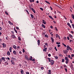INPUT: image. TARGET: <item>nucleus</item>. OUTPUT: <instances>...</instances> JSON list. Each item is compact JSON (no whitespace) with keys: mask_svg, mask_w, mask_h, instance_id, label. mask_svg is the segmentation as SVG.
I'll return each instance as SVG.
<instances>
[{"mask_svg":"<svg viewBox=\"0 0 74 74\" xmlns=\"http://www.w3.org/2000/svg\"><path fill=\"white\" fill-rule=\"evenodd\" d=\"M54 61L53 60H51V65H53V64H54Z\"/></svg>","mask_w":74,"mask_h":74,"instance_id":"obj_1","label":"nucleus"},{"mask_svg":"<svg viewBox=\"0 0 74 74\" xmlns=\"http://www.w3.org/2000/svg\"><path fill=\"white\" fill-rule=\"evenodd\" d=\"M63 52L64 54H67V52H68V51L67 50H63Z\"/></svg>","mask_w":74,"mask_h":74,"instance_id":"obj_2","label":"nucleus"},{"mask_svg":"<svg viewBox=\"0 0 74 74\" xmlns=\"http://www.w3.org/2000/svg\"><path fill=\"white\" fill-rule=\"evenodd\" d=\"M11 62L12 64H14V65H15V62H14V61L13 60H11Z\"/></svg>","mask_w":74,"mask_h":74,"instance_id":"obj_3","label":"nucleus"},{"mask_svg":"<svg viewBox=\"0 0 74 74\" xmlns=\"http://www.w3.org/2000/svg\"><path fill=\"white\" fill-rule=\"evenodd\" d=\"M47 48H45V49L43 50V52H47Z\"/></svg>","mask_w":74,"mask_h":74,"instance_id":"obj_4","label":"nucleus"},{"mask_svg":"<svg viewBox=\"0 0 74 74\" xmlns=\"http://www.w3.org/2000/svg\"><path fill=\"white\" fill-rule=\"evenodd\" d=\"M67 48H68L70 51H72V49H71L69 46L67 45Z\"/></svg>","mask_w":74,"mask_h":74,"instance_id":"obj_5","label":"nucleus"},{"mask_svg":"<svg viewBox=\"0 0 74 74\" xmlns=\"http://www.w3.org/2000/svg\"><path fill=\"white\" fill-rule=\"evenodd\" d=\"M69 37H70V38H71V39H72V38H73V36L72 35H71V34H69Z\"/></svg>","mask_w":74,"mask_h":74,"instance_id":"obj_6","label":"nucleus"},{"mask_svg":"<svg viewBox=\"0 0 74 74\" xmlns=\"http://www.w3.org/2000/svg\"><path fill=\"white\" fill-rule=\"evenodd\" d=\"M48 72V74H51V70H49Z\"/></svg>","mask_w":74,"mask_h":74,"instance_id":"obj_7","label":"nucleus"},{"mask_svg":"<svg viewBox=\"0 0 74 74\" xmlns=\"http://www.w3.org/2000/svg\"><path fill=\"white\" fill-rule=\"evenodd\" d=\"M37 42L38 45H40V40H38L37 41Z\"/></svg>","mask_w":74,"mask_h":74,"instance_id":"obj_8","label":"nucleus"},{"mask_svg":"<svg viewBox=\"0 0 74 74\" xmlns=\"http://www.w3.org/2000/svg\"><path fill=\"white\" fill-rule=\"evenodd\" d=\"M7 55H8V56H10V51H7Z\"/></svg>","mask_w":74,"mask_h":74,"instance_id":"obj_9","label":"nucleus"},{"mask_svg":"<svg viewBox=\"0 0 74 74\" xmlns=\"http://www.w3.org/2000/svg\"><path fill=\"white\" fill-rule=\"evenodd\" d=\"M42 22L45 25V24H46V22H45V20H42Z\"/></svg>","mask_w":74,"mask_h":74,"instance_id":"obj_10","label":"nucleus"},{"mask_svg":"<svg viewBox=\"0 0 74 74\" xmlns=\"http://www.w3.org/2000/svg\"><path fill=\"white\" fill-rule=\"evenodd\" d=\"M31 10H32V11H33V12H34V13H36V12H35V10H34V9H33V8H31Z\"/></svg>","mask_w":74,"mask_h":74,"instance_id":"obj_11","label":"nucleus"},{"mask_svg":"<svg viewBox=\"0 0 74 74\" xmlns=\"http://www.w3.org/2000/svg\"><path fill=\"white\" fill-rule=\"evenodd\" d=\"M65 60H69V58H68V57H65Z\"/></svg>","mask_w":74,"mask_h":74,"instance_id":"obj_12","label":"nucleus"},{"mask_svg":"<svg viewBox=\"0 0 74 74\" xmlns=\"http://www.w3.org/2000/svg\"><path fill=\"white\" fill-rule=\"evenodd\" d=\"M1 59L2 60H3V61H4V62H5V58H4V57H2L1 58Z\"/></svg>","mask_w":74,"mask_h":74,"instance_id":"obj_13","label":"nucleus"},{"mask_svg":"<svg viewBox=\"0 0 74 74\" xmlns=\"http://www.w3.org/2000/svg\"><path fill=\"white\" fill-rule=\"evenodd\" d=\"M13 53L14 55H16V52L15 50L13 51Z\"/></svg>","mask_w":74,"mask_h":74,"instance_id":"obj_14","label":"nucleus"},{"mask_svg":"<svg viewBox=\"0 0 74 74\" xmlns=\"http://www.w3.org/2000/svg\"><path fill=\"white\" fill-rule=\"evenodd\" d=\"M6 47V45L5 44H4V43H3V48H5Z\"/></svg>","mask_w":74,"mask_h":74,"instance_id":"obj_15","label":"nucleus"},{"mask_svg":"<svg viewBox=\"0 0 74 74\" xmlns=\"http://www.w3.org/2000/svg\"><path fill=\"white\" fill-rule=\"evenodd\" d=\"M42 27H43V28H45V25H44L43 24H42Z\"/></svg>","mask_w":74,"mask_h":74,"instance_id":"obj_16","label":"nucleus"},{"mask_svg":"<svg viewBox=\"0 0 74 74\" xmlns=\"http://www.w3.org/2000/svg\"><path fill=\"white\" fill-rule=\"evenodd\" d=\"M8 22L9 23H10V24L11 25H13V24L10 21H9Z\"/></svg>","mask_w":74,"mask_h":74,"instance_id":"obj_17","label":"nucleus"},{"mask_svg":"<svg viewBox=\"0 0 74 74\" xmlns=\"http://www.w3.org/2000/svg\"><path fill=\"white\" fill-rule=\"evenodd\" d=\"M51 39L52 40V42H54V40L53 39V38L52 37H51Z\"/></svg>","mask_w":74,"mask_h":74,"instance_id":"obj_18","label":"nucleus"},{"mask_svg":"<svg viewBox=\"0 0 74 74\" xmlns=\"http://www.w3.org/2000/svg\"><path fill=\"white\" fill-rule=\"evenodd\" d=\"M31 16L32 18V19H33L34 18V16H33V15L32 14H31Z\"/></svg>","mask_w":74,"mask_h":74,"instance_id":"obj_19","label":"nucleus"},{"mask_svg":"<svg viewBox=\"0 0 74 74\" xmlns=\"http://www.w3.org/2000/svg\"><path fill=\"white\" fill-rule=\"evenodd\" d=\"M12 38H15V37H15V35H13L12 36Z\"/></svg>","mask_w":74,"mask_h":74,"instance_id":"obj_20","label":"nucleus"},{"mask_svg":"<svg viewBox=\"0 0 74 74\" xmlns=\"http://www.w3.org/2000/svg\"><path fill=\"white\" fill-rule=\"evenodd\" d=\"M12 47H11L10 48V49H9V51L10 52H12Z\"/></svg>","mask_w":74,"mask_h":74,"instance_id":"obj_21","label":"nucleus"},{"mask_svg":"<svg viewBox=\"0 0 74 74\" xmlns=\"http://www.w3.org/2000/svg\"><path fill=\"white\" fill-rule=\"evenodd\" d=\"M21 72L22 74H23V70H21Z\"/></svg>","mask_w":74,"mask_h":74,"instance_id":"obj_22","label":"nucleus"},{"mask_svg":"<svg viewBox=\"0 0 74 74\" xmlns=\"http://www.w3.org/2000/svg\"><path fill=\"white\" fill-rule=\"evenodd\" d=\"M49 18L51 19H52V20L53 19V18H52V16H49Z\"/></svg>","mask_w":74,"mask_h":74,"instance_id":"obj_23","label":"nucleus"},{"mask_svg":"<svg viewBox=\"0 0 74 74\" xmlns=\"http://www.w3.org/2000/svg\"><path fill=\"white\" fill-rule=\"evenodd\" d=\"M59 35H58V34H56V38H58V37H59Z\"/></svg>","mask_w":74,"mask_h":74,"instance_id":"obj_24","label":"nucleus"},{"mask_svg":"<svg viewBox=\"0 0 74 74\" xmlns=\"http://www.w3.org/2000/svg\"><path fill=\"white\" fill-rule=\"evenodd\" d=\"M13 48H14V49H16V46L15 45H14L13 46Z\"/></svg>","mask_w":74,"mask_h":74,"instance_id":"obj_25","label":"nucleus"},{"mask_svg":"<svg viewBox=\"0 0 74 74\" xmlns=\"http://www.w3.org/2000/svg\"><path fill=\"white\" fill-rule=\"evenodd\" d=\"M55 30H56V31L57 32H58V29H57V27H55Z\"/></svg>","mask_w":74,"mask_h":74,"instance_id":"obj_26","label":"nucleus"},{"mask_svg":"<svg viewBox=\"0 0 74 74\" xmlns=\"http://www.w3.org/2000/svg\"><path fill=\"white\" fill-rule=\"evenodd\" d=\"M72 17L73 18V19H74V15L73 14H72Z\"/></svg>","mask_w":74,"mask_h":74,"instance_id":"obj_27","label":"nucleus"},{"mask_svg":"<svg viewBox=\"0 0 74 74\" xmlns=\"http://www.w3.org/2000/svg\"><path fill=\"white\" fill-rule=\"evenodd\" d=\"M29 1L31 2H34V0H29Z\"/></svg>","mask_w":74,"mask_h":74,"instance_id":"obj_28","label":"nucleus"},{"mask_svg":"<svg viewBox=\"0 0 74 74\" xmlns=\"http://www.w3.org/2000/svg\"><path fill=\"white\" fill-rule=\"evenodd\" d=\"M45 2H46V3L47 4H50V3H49L48 1H45Z\"/></svg>","mask_w":74,"mask_h":74,"instance_id":"obj_29","label":"nucleus"},{"mask_svg":"<svg viewBox=\"0 0 74 74\" xmlns=\"http://www.w3.org/2000/svg\"><path fill=\"white\" fill-rule=\"evenodd\" d=\"M47 59L49 60V62H51V58H48Z\"/></svg>","mask_w":74,"mask_h":74,"instance_id":"obj_30","label":"nucleus"},{"mask_svg":"<svg viewBox=\"0 0 74 74\" xmlns=\"http://www.w3.org/2000/svg\"><path fill=\"white\" fill-rule=\"evenodd\" d=\"M30 60H32V59H33V57H32L31 56L30 58L29 59Z\"/></svg>","mask_w":74,"mask_h":74,"instance_id":"obj_31","label":"nucleus"},{"mask_svg":"<svg viewBox=\"0 0 74 74\" xmlns=\"http://www.w3.org/2000/svg\"><path fill=\"white\" fill-rule=\"evenodd\" d=\"M54 49H55L56 51H58V49H56V47H54Z\"/></svg>","mask_w":74,"mask_h":74,"instance_id":"obj_32","label":"nucleus"},{"mask_svg":"<svg viewBox=\"0 0 74 74\" xmlns=\"http://www.w3.org/2000/svg\"><path fill=\"white\" fill-rule=\"evenodd\" d=\"M62 45H64V47H66V45L64 44V43H62Z\"/></svg>","mask_w":74,"mask_h":74,"instance_id":"obj_33","label":"nucleus"},{"mask_svg":"<svg viewBox=\"0 0 74 74\" xmlns=\"http://www.w3.org/2000/svg\"><path fill=\"white\" fill-rule=\"evenodd\" d=\"M64 62V59H62V62Z\"/></svg>","mask_w":74,"mask_h":74,"instance_id":"obj_34","label":"nucleus"},{"mask_svg":"<svg viewBox=\"0 0 74 74\" xmlns=\"http://www.w3.org/2000/svg\"><path fill=\"white\" fill-rule=\"evenodd\" d=\"M26 12L28 14H29V12L27 10H25Z\"/></svg>","mask_w":74,"mask_h":74,"instance_id":"obj_35","label":"nucleus"},{"mask_svg":"<svg viewBox=\"0 0 74 74\" xmlns=\"http://www.w3.org/2000/svg\"><path fill=\"white\" fill-rule=\"evenodd\" d=\"M71 66H70V67H73V64H71Z\"/></svg>","mask_w":74,"mask_h":74,"instance_id":"obj_36","label":"nucleus"},{"mask_svg":"<svg viewBox=\"0 0 74 74\" xmlns=\"http://www.w3.org/2000/svg\"><path fill=\"white\" fill-rule=\"evenodd\" d=\"M45 37H47V38H48V35H45Z\"/></svg>","mask_w":74,"mask_h":74,"instance_id":"obj_37","label":"nucleus"},{"mask_svg":"<svg viewBox=\"0 0 74 74\" xmlns=\"http://www.w3.org/2000/svg\"><path fill=\"white\" fill-rule=\"evenodd\" d=\"M18 38L19 40L20 41L21 40V38L18 37Z\"/></svg>","mask_w":74,"mask_h":74,"instance_id":"obj_38","label":"nucleus"},{"mask_svg":"<svg viewBox=\"0 0 74 74\" xmlns=\"http://www.w3.org/2000/svg\"><path fill=\"white\" fill-rule=\"evenodd\" d=\"M55 58L56 59H58V57L57 56H56L55 57Z\"/></svg>","mask_w":74,"mask_h":74,"instance_id":"obj_39","label":"nucleus"},{"mask_svg":"<svg viewBox=\"0 0 74 74\" xmlns=\"http://www.w3.org/2000/svg\"><path fill=\"white\" fill-rule=\"evenodd\" d=\"M56 43V44H60V42H57Z\"/></svg>","mask_w":74,"mask_h":74,"instance_id":"obj_40","label":"nucleus"},{"mask_svg":"<svg viewBox=\"0 0 74 74\" xmlns=\"http://www.w3.org/2000/svg\"><path fill=\"white\" fill-rule=\"evenodd\" d=\"M72 27H73V28L74 29V25L73 24H72Z\"/></svg>","mask_w":74,"mask_h":74,"instance_id":"obj_41","label":"nucleus"},{"mask_svg":"<svg viewBox=\"0 0 74 74\" xmlns=\"http://www.w3.org/2000/svg\"><path fill=\"white\" fill-rule=\"evenodd\" d=\"M71 68L72 69V70H73L74 69V67H73V66L72 67H71Z\"/></svg>","mask_w":74,"mask_h":74,"instance_id":"obj_42","label":"nucleus"},{"mask_svg":"<svg viewBox=\"0 0 74 74\" xmlns=\"http://www.w3.org/2000/svg\"><path fill=\"white\" fill-rule=\"evenodd\" d=\"M40 10H42V11H43V8H40Z\"/></svg>","mask_w":74,"mask_h":74,"instance_id":"obj_43","label":"nucleus"},{"mask_svg":"<svg viewBox=\"0 0 74 74\" xmlns=\"http://www.w3.org/2000/svg\"><path fill=\"white\" fill-rule=\"evenodd\" d=\"M25 58H26V59H27V56L26 55L25 56Z\"/></svg>","mask_w":74,"mask_h":74,"instance_id":"obj_44","label":"nucleus"},{"mask_svg":"<svg viewBox=\"0 0 74 74\" xmlns=\"http://www.w3.org/2000/svg\"><path fill=\"white\" fill-rule=\"evenodd\" d=\"M41 70H43L44 69V67H41Z\"/></svg>","mask_w":74,"mask_h":74,"instance_id":"obj_45","label":"nucleus"},{"mask_svg":"<svg viewBox=\"0 0 74 74\" xmlns=\"http://www.w3.org/2000/svg\"><path fill=\"white\" fill-rule=\"evenodd\" d=\"M68 61H69V60H66V61L65 62L66 63V64H67V63H68Z\"/></svg>","mask_w":74,"mask_h":74,"instance_id":"obj_46","label":"nucleus"},{"mask_svg":"<svg viewBox=\"0 0 74 74\" xmlns=\"http://www.w3.org/2000/svg\"><path fill=\"white\" fill-rule=\"evenodd\" d=\"M5 13L6 15H8V13L7 12H5Z\"/></svg>","mask_w":74,"mask_h":74,"instance_id":"obj_47","label":"nucleus"},{"mask_svg":"<svg viewBox=\"0 0 74 74\" xmlns=\"http://www.w3.org/2000/svg\"><path fill=\"white\" fill-rule=\"evenodd\" d=\"M23 53H24V52H25V50H24V49H23Z\"/></svg>","mask_w":74,"mask_h":74,"instance_id":"obj_48","label":"nucleus"},{"mask_svg":"<svg viewBox=\"0 0 74 74\" xmlns=\"http://www.w3.org/2000/svg\"><path fill=\"white\" fill-rule=\"evenodd\" d=\"M57 46L59 48V47H60V45H57Z\"/></svg>","mask_w":74,"mask_h":74,"instance_id":"obj_49","label":"nucleus"},{"mask_svg":"<svg viewBox=\"0 0 74 74\" xmlns=\"http://www.w3.org/2000/svg\"><path fill=\"white\" fill-rule=\"evenodd\" d=\"M64 17L65 19H67V18L66 17V16H64Z\"/></svg>","mask_w":74,"mask_h":74,"instance_id":"obj_50","label":"nucleus"},{"mask_svg":"<svg viewBox=\"0 0 74 74\" xmlns=\"http://www.w3.org/2000/svg\"><path fill=\"white\" fill-rule=\"evenodd\" d=\"M64 69L65 70L66 72H67V69L64 68Z\"/></svg>","mask_w":74,"mask_h":74,"instance_id":"obj_51","label":"nucleus"},{"mask_svg":"<svg viewBox=\"0 0 74 74\" xmlns=\"http://www.w3.org/2000/svg\"><path fill=\"white\" fill-rule=\"evenodd\" d=\"M66 48H67V49L68 51H69V48L67 47V46Z\"/></svg>","mask_w":74,"mask_h":74,"instance_id":"obj_52","label":"nucleus"},{"mask_svg":"<svg viewBox=\"0 0 74 74\" xmlns=\"http://www.w3.org/2000/svg\"><path fill=\"white\" fill-rule=\"evenodd\" d=\"M67 40H70V38H69V36H68L67 37Z\"/></svg>","mask_w":74,"mask_h":74,"instance_id":"obj_53","label":"nucleus"},{"mask_svg":"<svg viewBox=\"0 0 74 74\" xmlns=\"http://www.w3.org/2000/svg\"><path fill=\"white\" fill-rule=\"evenodd\" d=\"M48 56H49V57H50V56H51V55L50 54H48Z\"/></svg>","mask_w":74,"mask_h":74,"instance_id":"obj_54","label":"nucleus"},{"mask_svg":"<svg viewBox=\"0 0 74 74\" xmlns=\"http://www.w3.org/2000/svg\"><path fill=\"white\" fill-rule=\"evenodd\" d=\"M70 22L71 23H73V22H72V20H70Z\"/></svg>","mask_w":74,"mask_h":74,"instance_id":"obj_55","label":"nucleus"},{"mask_svg":"<svg viewBox=\"0 0 74 74\" xmlns=\"http://www.w3.org/2000/svg\"><path fill=\"white\" fill-rule=\"evenodd\" d=\"M68 57L69 58H70V55H68Z\"/></svg>","mask_w":74,"mask_h":74,"instance_id":"obj_56","label":"nucleus"},{"mask_svg":"<svg viewBox=\"0 0 74 74\" xmlns=\"http://www.w3.org/2000/svg\"><path fill=\"white\" fill-rule=\"evenodd\" d=\"M71 56H72V57H74V55L73 54H72L71 55Z\"/></svg>","mask_w":74,"mask_h":74,"instance_id":"obj_57","label":"nucleus"},{"mask_svg":"<svg viewBox=\"0 0 74 74\" xmlns=\"http://www.w3.org/2000/svg\"><path fill=\"white\" fill-rule=\"evenodd\" d=\"M69 26L70 27V28H71V25H70V24L69 25Z\"/></svg>","mask_w":74,"mask_h":74,"instance_id":"obj_58","label":"nucleus"},{"mask_svg":"<svg viewBox=\"0 0 74 74\" xmlns=\"http://www.w3.org/2000/svg\"><path fill=\"white\" fill-rule=\"evenodd\" d=\"M14 30H15V32H16V33H17V31H16V30H15V29H14Z\"/></svg>","mask_w":74,"mask_h":74,"instance_id":"obj_59","label":"nucleus"},{"mask_svg":"<svg viewBox=\"0 0 74 74\" xmlns=\"http://www.w3.org/2000/svg\"><path fill=\"white\" fill-rule=\"evenodd\" d=\"M26 74H29V72H26Z\"/></svg>","mask_w":74,"mask_h":74,"instance_id":"obj_60","label":"nucleus"},{"mask_svg":"<svg viewBox=\"0 0 74 74\" xmlns=\"http://www.w3.org/2000/svg\"><path fill=\"white\" fill-rule=\"evenodd\" d=\"M45 45H47V46H48V44L47 43H46L45 44Z\"/></svg>","mask_w":74,"mask_h":74,"instance_id":"obj_61","label":"nucleus"},{"mask_svg":"<svg viewBox=\"0 0 74 74\" xmlns=\"http://www.w3.org/2000/svg\"><path fill=\"white\" fill-rule=\"evenodd\" d=\"M19 53L20 54H22V52H21V51H20L19 52Z\"/></svg>","mask_w":74,"mask_h":74,"instance_id":"obj_62","label":"nucleus"},{"mask_svg":"<svg viewBox=\"0 0 74 74\" xmlns=\"http://www.w3.org/2000/svg\"><path fill=\"white\" fill-rule=\"evenodd\" d=\"M71 32L72 33V34H73V33H74V32L73 31H71Z\"/></svg>","mask_w":74,"mask_h":74,"instance_id":"obj_63","label":"nucleus"},{"mask_svg":"<svg viewBox=\"0 0 74 74\" xmlns=\"http://www.w3.org/2000/svg\"><path fill=\"white\" fill-rule=\"evenodd\" d=\"M16 28L18 30L19 29V27H16Z\"/></svg>","mask_w":74,"mask_h":74,"instance_id":"obj_64","label":"nucleus"}]
</instances>
